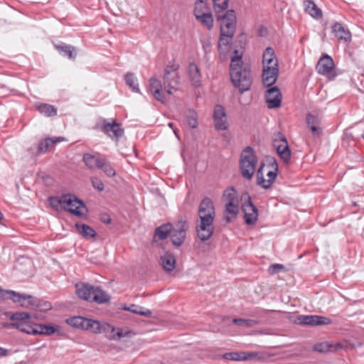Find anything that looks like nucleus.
Listing matches in <instances>:
<instances>
[{"label": "nucleus", "mask_w": 364, "mask_h": 364, "mask_svg": "<svg viewBox=\"0 0 364 364\" xmlns=\"http://www.w3.org/2000/svg\"><path fill=\"white\" fill-rule=\"evenodd\" d=\"M206 13H210L207 4L202 0L196 1L194 8V15L196 18Z\"/></svg>", "instance_id": "nucleus-39"}, {"label": "nucleus", "mask_w": 364, "mask_h": 364, "mask_svg": "<svg viewBox=\"0 0 364 364\" xmlns=\"http://www.w3.org/2000/svg\"><path fill=\"white\" fill-rule=\"evenodd\" d=\"M304 4L305 11L313 18L318 19L322 17L321 10L312 1H305Z\"/></svg>", "instance_id": "nucleus-31"}, {"label": "nucleus", "mask_w": 364, "mask_h": 364, "mask_svg": "<svg viewBox=\"0 0 364 364\" xmlns=\"http://www.w3.org/2000/svg\"><path fill=\"white\" fill-rule=\"evenodd\" d=\"M294 323L302 326H323L331 323L329 318L318 315H299L294 319Z\"/></svg>", "instance_id": "nucleus-12"}, {"label": "nucleus", "mask_w": 364, "mask_h": 364, "mask_svg": "<svg viewBox=\"0 0 364 364\" xmlns=\"http://www.w3.org/2000/svg\"><path fill=\"white\" fill-rule=\"evenodd\" d=\"M0 299H10L18 306L29 309H36V307L39 306L38 299L37 298L29 294H21L13 290H5L1 287Z\"/></svg>", "instance_id": "nucleus-3"}, {"label": "nucleus", "mask_w": 364, "mask_h": 364, "mask_svg": "<svg viewBox=\"0 0 364 364\" xmlns=\"http://www.w3.org/2000/svg\"><path fill=\"white\" fill-rule=\"evenodd\" d=\"M129 331H124L122 328H115L110 333H105V335L110 340H117L120 339L122 338L126 337L129 335Z\"/></svg>", "instance_id": "nucleus-38"}, {"label": "nucleus", "mask_w": 364, "mask_h": 364, "mask_svg": "<svg viewBox=\"0 0 364 364\" xmlns=\"http://www.w3.org/2000/svg\"><path fill=\"white\" fill-rule=\"evenodd\" d=\"M362 136H363V139H364V134L362 135Z\"/></svg>", "instance_id": "nucleus-62"}, {"label": "nucleus", "mask_w": 364, "mask_h": 364, "mask_svg": "<svg viewBox=\"0 0 364 364\" xmlns=\"http://www.w3.org/2000/svg\"><path fill=\"white\" fill-rule=\"evenodd\" d=\"M267 161L268 163V167L270 168V170H269L267 173L268 178L265 179L263 176L262 168L264 166V164L261 165L257 173V183L265 189L269 188L272 186L277 176L278 171V165L274 158H268Z\"/></svg>", "instance_id": "nucleus-6"}, {"label": "nucleus", "mask_w": 364, "mask_h": 364, "mask_svg": "<svg viewBox=\"0 0 364 364\" xmlns=\"http://www.w3.org/2000/svg\"><path fill=\"white\" fill-rule=\"evenodd\" d=\"M196 232L200 240H208L213 235V222L200 220V223L196 225Z\"/></svg>", "instance_id": "nucleus-16"}, {"label": "nucleus", "mask_w": 364, "mask_h": 364, "mask_svg": "<svg viewBox=\"0 0 364 364\" xmlns=\"http://www.w3.org/2000/svg\"><path fill=\"white\" fill-rule=\"evenodd\" d=\"M239 207H240V203H225L226 212H228V213H230L234 216H236L238 214L239 210H240Z\"/></svg>", "instance_id": "nucleus-49"}, {"label": "nucleus", "mask_w": 364, "mask_h": 364, "mask_svg": "<svg viewBox=\"0 0 364 364\" xmlns=\"http://www.w3.org/2000/svg\"><path fill=\"white\" fill-rule=\"evenodd\" d=\"M124 79L126 84L132 89L133 92H139L138 80L134 73H127Z\"/></svg>", "instance_id": "nucleus-37"}, {"label": "nucleus", "mask_w": 364, "mask_h": 364, "mask_svg": "<svg viewBox=\"0 0 364 364\" xmlns=\"http://www.w3.org/2000/svg\"><path fill=\"white\" fill-rule=\"evenodd\" d=\"M124 309L141 316H150L151 315V311L150 310L134 304H132L129 307L124 308Z\"/></svg>", "instance_id": "nucleus-43"}, {"label": "nucleus", "mask_w": 364, "mask_h": 364, "mask_svg": "<svg viewBox=\"0 0 364 364\" xmlns=\"http://www.w3.org/2000/svg\"><path fill=\"white\" fill-rule=\"evenodd\" d=\"M75 227L79 233L82 235L84 237H94L96 235L95 230L87 225L82 223H76Z\"/></svg>", "instance_id": "nucleus-35"}, {"label": "nucleus", "mask_w": 364, "mask_h": 364, "mask_svg": "<svg viewBox=\"0 0 364 364\" xmlns=\"http://www.w3.org/2000/svg\"><path fill=\"white\" fill-rule=\"evenodd\" d=\"M63 140L62 137L47 138L38 144L39 153H46L49 151L55 144Z\"/></svg>", "instance_id": "nucleus-30"}, {"label": "nucleus", "mask_w": 364, "mask_h": 364, "mask_svg": "<svg viewBox=\"0 0 364 364\" xmlns=\"http://www.w3.org/2000/svg\"><path fill=\"white\" fill-rule=\"evenodd\" d=\"M162 85L160 80L156 77H151L149 80V89L156 100L159 102H164V96L161 92Z\"/></svg>", "instance_id": "nucleus-22"}, {"label": "nucleus", "mask_w": 364, "mask_h": 364, "mask_svg": "<svg viewBox=\"0 0 364 364\" xmlns=\"http://www.w3.org/2000/svg\"><path fill=\"white\" fill-rule=\"evenodd\" d=\"M242 199L246 200V202L242 205V210L244 213L245 223L250 225H255L258 219L257 208L252 203L247 193L242 194Z\"/></svg>", "instance_id": "nucleus-10"}, {"label": "nucleus", "mask_w": 364, "mask_h": 364, "mask_svg": "<svg viewBox=\"0 0 364 364\" xmlns=\"http://www.w3.org/2000/svg\"><path fill=\"white\" fill-rule=\"evenodd\" d=\"M37 325L38 323H31L29 320H26L23 323H11L10 326L27 334L36 335Z\"/></svg>", "instance_id": "nucleus-24"}, {"label": "nucleus", "mask_w": 364, "mask_h": 364, "mask_svg": "<svg viewBox=\"0 0 364 364\" xmlns=\"http://www.w3.org/2000/svg\"><path fill=\"white\" fill-rule=\"evenodd\" d=\"M257 165V158L253 149L246 147L242 152L240 159V168L243 178L251 179Z\"/></svg>", "instance_id": "nucleus-4"}, {"label": "nucleus", "mask_w": 364, "mask_h": 364, "mask_svg": "<svg viewBox=\"0 0 364 364\" xmlns=\"http://www.w3.org/2000/svg\"><path fill=\"white\" fill-rule=\"evenodd\" d=\"M187 122L190 127L196 128L198 126V120L194 113L191 114L187 117Z\"/></svg>", "instance_id": "nucleus-54"}, {"label": "nucleus", "mask_w": 364, "mask_h": 364, "mask_svg": "<svg viewBox=\"0 0 364 364\" xmlns=\"http://www.w3.org/2000/svg\"><path fill=\"white\" fill-rule=\"evenodd\" d=\"M188 229V223L184 220H178L173 228L171 226L170 237L173 245L179 247L183 243Z\"/></svg>", "instance_id": "nucleus-11"}, {"label": "nucleus", "mask_w": 364, "mask_h": 364, "mask_svg": "<svg viewBox=\"0 0 364 364\" xmlns=\"http://www.w3.org/2000/svg\"><path fill=\"white\" fill-rule=\"evenodd\" d=\"M188 75L193 85L197 87L201 81V74L198 65L191 63L188 65Z\"/></svg>", "instance_id": "nucleus-26"}, {"label": "nucleus", "mask_w": 364, "mask_h": 364, "mask_svg": "<svg viewBox=\"0 0 364 364\" xmlns=\"http://www.w3.org/2000/svg\"><path fill=\"white\" fill-rule=\"evenodd\" d=\"M103 222L105 223H111V218L109 217H107V218L103 219Z\"/></svg>", "instance_id": "nucleus-58"}, {"label": "nucleus", "mask_w": 364, "mask_h": 364, "mask_svg": "<svg viewBox=\"0 0 364 364\" xmlns=\"http://www.w3.org/2000/svg\"><path fill=\"white\" fill-rule=\"evenodd\" d=\"M341 348H343V345L340 343H337L335 345L333 344V348H331V349H333L334 350H337Z\"/></svg>", "instance_id": "nucleus-57"}, {"label": "nucleus", "mask_w": 364, "mask_h": 364, "mask_svg": "<svg viewBox=\"0 0 364 364\" xmlns=\"http://www.w3.org/2000/svg\"><path fill=\"white\" fill-rule=\"evenodd\" d=\"M3 218V214L1 213V212L0 211V220Z\"/></svg>", "instance_id": "nucleus-59"}, {"label": "nucleus", "mask_w": 364, "mask_h": 364, "mask_svg": "<svg viewBox=\"0 0 364 364\" xmlns=\"http://www.w3.org/2000/svg\"><path fill=\"white\" fill-rule=\"evenodd\" d=\"M215 127L217 130H225L228 128L226 113L223 106H215L213 112Z\"/></svg>", "instance_id": "nucleus-18"}, {"label": "nucleus", "mask_w": 364, "mask_h": 364, "mask_svg": "<svg viewBox=\"0 0 364 364\" xmlns=\"http://www.w3.org/2000/svg\"><path fill=\"white\" fill-rule=\"evenodd\" d=\"M204 26L208 29H211L213 26V18L211 13H206L200 16L196 17Z\"/></svg>", "instance_id": "nucleus-44"}, {"label": "nucleus", "mask_w": 364, "mask_h": 364, "mask_svg": "<svg viewBox=\"0 0 364 364\" xmlns=\"http://www.w3.org/2000/svg\"><path fill=\"white\" fill-rule=\"evenodd\" d=\"M98 168L102 170L108 177H113L116 175L114 168L112 167L110 162L105 159H102V163Z\"/></svg>", "instance_id": "nucleus-40"}, {"label": "nucleus", "mask_w": 364, "mask_h": 364, "mask_svg": "<svg viewBox=\"0 0 364 364\" xmlns=\"http://www.w3.org/2000/svg\"><path fill=\"white\" fill-rule=\"evenodd\" d=\"M90 180L94 188L97 189L98 191H102L104 190V183L99 178L94 176L92 177Z\"/></svg>", "instance_id": "nucleus-52"}, {"label": "nucleus", "mask_w": 364, "mask_h": 364, "mask_svg": "<svg viewBox=\"0 0 364 364\" xmlns=\"http://www.w3.org/2000/svg\"><path fill=\"white\" fill-rule=\"evenodd\" d=\"M86 318L82 316H75L67 319V323L77 328L84 329Z\"/></svg>", "instance_id": "nucleus-45"}, {"label": "nucleus", "mask_w": 364, "mask_h": 364, "mask_svg": "<svg viewBox=\"0 0 364 364\" xmlns=\"http://www.w3.org/2000/svg\"><path fill=\"white\" fill-rule=\"evenodd\" d=\"M76 294L81 299L95 302L96 304L107 303L110 296L99 287H95L86 283L75 284Z\"/></svg>", "instance_id": "nucleus-2"}, {"label": "nucleus", "mask_w": 364, "mask_h": 364, "mask_svg": "<svg viewBox=\"0 0 364 364\" xmlns=\"http://www.w3.org/2000/svg\"><path fill=\"white\" fill-rule=\"evenodd\" d=\"M31 314L26 312H17L13 314L10 319L13 321L12 323H23L26 320H29Z\"/></svg>", "instance_id": "nucleus-47"}, {"label": "nucleus", "mask_w": 364, "mask_h": 364, "mask_svg": "<svg viewBox=\"0 0 364 364\" xmlns=\"http://www.w3.org/2000/svg\"><path fill=\"white\" fill-rule=\"evenodd\" d=\"M103 132L109 136L114 137L118 140L124 134V129L120 124L114 122L113 123L105 122L102 127Z\"/></svg>", "instance_id": "nucleus-20"}, {"label": "nucleus", "mask_w": 364, "mask_h": 364, "mask_svg": "<svg viewBox=\"0 0 364 364\" xmlns=\"http://www.w3.org/2000/svg\"><path fill=\"white\" fill-rule=\"evenodd\" d=\"M333 33L335 36L340 40L347 41L350 39V33L339 23H335L332 27Z\"/></svg>", "instance_id": "nucleus-29"}, {"label": "nucleus", "mask_w": 364, "mask_h": 364, "mask_svg": "<svg viewBox=\"0 0 364 364\" xmlns=\"http://www.w3.org/2000/svg\"><path fill=\"white\" fill-rule=\"evenodd\" d=\"M38 304L39 306L36 307V309H39L41 311H46L51 309V304L49 302L38 300Z\"/></svg>", "instance_id": "nucleus-55"}, {"label": "nucleus", "mask_w": 364, "mask_h": 364, "mask_svg": "<svg viewBox=\"0 0 364 364\" xmlns=\"http://www.w3.org/2000/svg\"><path fill=\"white\" fill-rule=\"evenodd\" d=\"M161 262L163 269L167 272L173 271L176 267V259L173 254L165 253L161 257Z\"/></svg>", "instance_id": "nucleus-25"}, {"label": "nucleus", "mask_w": 364, "mask_h": 364, "mask_svg": "<svg viewBox=\"0 0 364 364\" xmlns=\"http://www.w3.org/2000/svg\"><path fill=\"white\" fill-rule=\"evenodd\" d=\"M232 322L237 326H244L247 327H252L257 324V321L252 319H244V318H234Z\"/></svg>", "instance_id": "nucleus-50"}, {"label": "nucleus", "mask_w": 364, "mask_h": 364, "mask_svg": "<svg viewBox=\"0 0 364 364\" xmlns=\"http://www.w3.org/2000/svg\"><path fill=\"white\" fill-rule=\"evenodd\" d=\"M171 230V225L169 223L164 224L158 227L155 230L154 239L155 240H165L170 235Z\"/></svg>", "instance_id": "nucleus-33"}, {"label": "nucleus", "mask_w": 364, "mask_h": 364, "mask_svg": "<svg viewBox=\"0 0 364 364\" xmlns=\"http://www.w3.org/2000/svg\"><path fill=\"white\" fill-rule=\"evenodd\" d=\"M9 355V350L2 347H0V358L6 357Z\"/></svg>", "instance_id": "nucleus-56"}, {"label": "nucleus", "mask_w": 364, "mask_h": 364, "mask_svg": "<svg viewBox=\"0 0 364 364\" xmlns=\"http://www.w3.org/2000/svg\"><path fill=\"white\" fill-rule=\"evenodd\" d=\"M257 356V353L253 352H232L223 355L225 359L233 361L249 360L255 358Z\"/></svg>", "instance_id": "nucleus-21"}, {"label": "nucleus", "mask_w": 364, "mask_h": 364, "mask_svg": "<svg viewBox=\"0 0 364 364\" xmlns=\"http://www.w3.org/2000/svg\"><path fill=\"white\" fill-rule=\"evenodd\" d=\"M262 64L263 67H279L274 50L271 47H267L264 51Z\"/></svg>", "instance_id": "nucleus-23"}, {"label": "nucleus", "mask_w": 364, "mask_h": 364, "mask_svg": "<svg viewBox=\"0 0 364 364\" xmlns=\"http://www.w3.org/2000/svg\"><path fill=\"white\" fill-rule=\"evenodd\" d=\"M282 93L277 87L268 89L265 93V101L269 109L280 107L282 102Z\"/></svg>", "instance_id": "nucleus-17"}, {"label": "nucleus", "mask_w": 364, "mask_h": 364, "mask_svg": "<svg viewBox=\"0 0 364 364\" xmlns=\"http://www.w3.org/2000/svg\"><path fill=\"white\" fill-rule=\"evenodd\" d=\"M285 267L283 264H271L269 267V272L272 274H277L282 270H284Z\"/></svg>", "instance_id": "nucleus-53"}, {"label": "nucleus", "mask_w": 364, "mask_h": 364, "mask_svg": "<svg viewBox=\"0 0 364 364\" xmlns=\"http://www.w3.org/2000/svg\"><path fill=\"white\" fill-rule=\"evenodd\" d=\"M200 220L213 222L215 217V208L213 201L210 198H204L200 203L198 209Z\"/></svg>", "instance_id": "nucleus-14"}, {"label": "nucleus", "mask_w": 364, "mask_h": 364, "mask_svg": "<svg viewBox=\"0 0 364 364\" xmlns=\"http://www.w3.org/2000/svg\"><path fill=\"white\" fill-rule=\"evenodd\" d=\"M218 21H221L220 32L222 36L232 38L236 28V15L233 10L226 11L225 14L215 16Z\"/></svg>", "instance_id": "nucleus-7"}, {"label": "nucleus", "mask_w": 364, "mask_h": 364, "mask_svg": "<svg viewBox=\"0 0 364 364\" xmlns=\"http://www.w3.org/2000/svg\"><path fill=\"white\" fill-rule=\"evenodd\" d=\"M235 55L231 58L230 65V75L234 87L239 89L241 93L249 90L252 83V77L250 69L243 67L242 55H238V50H235Z\"/></svg>", "instance_id": "nucleus-1"}, {"label": "nucleus", "mask_w": 364, "mask_h": 364, "mask_svg": "<svg viewBox=\"0 0 364 364\" xmlns=\"http://www.w3.org/2000/svg\"><path fill=\"white\" fill-rule=\"evenodd\" d=\"M223 200L225 201V203H240L238 193L237 191L232 187L228 188L224 191Z\"/></svg>", "instance_id": "nucleus-36"}, {"label": "nucleus", "mask_w": 364, "mask_h": 364, "mask_svg": "<svg viewBox=\"0 0 364 364\" xmlns=\"http://www.w3.org/2000/svg\"><path fill=\"white\" fill-rule=\"evenodd\" d=\"M56 48L60 53H63L64 55L68 56L70 59H75L76 58V53H75V48L70 45L56 46Z\"/></svg>", "instance_id": "nucleus-41"}, {"label": "nucleus", "mask_w": 364, "mask_h": 364, "mask_svg": "<svg viewBox=\"0 0 364 364\" xmlns=\"http://www.w3.org/2000/svg\"><path fill=\"white\" fill-rule=\"evenodd\" d=\"M226 220H227L228 221H230V218H229L228 217H227V218H226Z\"/></svg>", "instance_id": "nucleus-61"}, {"label": "nucleus", "mask_w": 364, "mask_h": 364, "mask_svg": "<svg viewBox=\"0 0 364 364\" xmlns=\"http://www.w3.org/2000/svg\"><path fill=\"white\" fill-rule=\"evenodd\" d=\"M333 344L329 342H321L314 346V350L318 353H327L331 350Z\"/></svg>", "instance_id": "nucleus-48"}, {"label": "nucleus", "mask_w": 364, "mask_h": 364, "mask_svg": "<svg viewBox=\"0 0 364 364\" xmlns=\"http://www.w3.org/2000/svg\"><path fill=\"white\" fill-rule=\"evenodd\" d=\"M317 72L329 78L333 77L334 63L333 59L328 55H323L316 66Z\"/></svg>", "instance_id": "nucleus-15"}, {"label": "nucleus", "mask_w": 364, "mask_h": 364, "mask_svg": "<svg viewBox=\"0 0 364 364\" xmlns=\"http://www.w3.org/2000/svg\"><path fill=\"white\" fill-rule=\"evenodd\" d=\"M232 38H228L225 36H222V33H220V36L218 43V48L220 50L223 49V47H225V50H228L230 47V39Z\"/></svg>", "instance_id": "nucleus-51"}, {"label": "nucleus", "mask_w": 364, "mask_h": 364, "mask_svg": "<svg viewBox=\"0 0 364 364\" xmlns=\"http://www.w3.org/2000/svg\"><path fill=\"white\" fill-rule=\"evenodd\" d=\"M168 126L171 127H172V123H171V122H170V123L168 124Z\"/></svg>", "instance_id": "nucleus-60"}, {"label": "nucleus", "mask_w": 364, "mask_h": 364, "mask_svg": "<svg viewBox=\"0 0 364 364\" xmlns=\"http://www.w3.org/2000/svg\"><path fill=\"white\" fill-rule=\"evenodd\" d=\"M273 146L276 149L278 155L285 164L289 162L291 159V151L285 136L281 132H277L273 136Z\"/></svg>", "instance_id": "nucleus-9"}, {"label": "nucleus", "mask_w": 364, "mask_h": 364, "mask_svg": "<svg viewBox=\"0 0 364 364\" xmlns=\"http://www.w3.org/2000/svg\"><path fill=\"white\" fill-rule=\"evenodd\" d=\"M37 333L36 335H43V336H51L55 333H60V326L58 325H46V324H38L37 326Z\"/></svg>", "instance_id": "nucleus-27"}, {"label": "nucleus", "mask_w": 364, "mask_h": 364, "mask_svg": "<svg viewBox=\"0 0 364 364\" xmlns=\"http://www.w3.org/2000/svg\"><path fill=\"white\" fill-rule=\"evenodd\" d=\"M178 65L171 64L166 67L164 75V86L166 92L169 95L173 94L178 89L179 85L180 76L178 73Z\"/></svg>", "instance_id": "nucleus-5"}, {"label": "nucleus", "mask_w": 364, "mask_h": 364, "mask_svg": "<svg viewBox=\"0 0 364 364\" xmlns=\"http://www.w3.org/2000/svg\"><path fill=\"white\" fill-rule=\"evenodd\" d=\"M67 198H65V194L61 196L60 197H50L49 198V202L50 205L55 208L58 209L59 207L63 208V203H70V200H65Z\"/></svg>", "instance_id": "nucleus-46"}, {"label": "nucleus", "mask_w": 364, "mask_h": 364, "mask_svg": "<svg viewBox=\"0 0 364 364\" xmlns=\"http://www.w3.org/2000/svg\"><path fill=\"white\" fill-rule=\"evenodd\" d=\"M279 74V67H263L262 81L265 86L274 84Z\"/></svg>", "instance_id": "nucleus-19"}, {"label": "nucleus", "mask_w": 364, "mask_h": 364, "mask_svg": "<svg viewBox=\"0 0 364 364\" xmlns=\"http://www.w3.org/2000/svg\"><path fill=\"white\" fill-rule=\"evenodd\" d=\"M37 109L46 117H53L57 114V109L49 104L39 103L36 105Z\"/></svg>", "instance_id": "nucleus-34"}, {"label": "nucleus", "mask_w": 364, "mask_h": 364, "mask_svg": "<svg viewBox=\"0 0 364 364\" xmlns=\"http://www.w3.org/2000/svg\"><path fill=\"white\" fill-rule=\"evenodd\" d=\"M65 198H67L65 200H70V203H63V209L77 217H84L87 215L88 210L82 200L73 194H65Z\"/></svg>", "instance_id": "nucleus-8"}, {"label": "nucleus", "mask_w": 364, "mask_h": 364, "mask_svg": "<svg viewBox=\"0 0 364 364\" xmlns=\"http://www.w3.org/2000/svg\"><path fill=\"white\" fill-rule=\"evenodd\" d=\"M82 159L87 167L90 169L98 168L102 160V159L90 154H84Z\"/></svg>", "instance_id": "nucleus-32"}, {"label": "nucleus", "mask_w": 364, "mask_h": 364, "mask_svg": "<svg viewBox=\"0 0 364 364\" xmlns=\"http://www.w3.org/2000/svg\"><path fill=\"white\" fill-rule=\"evenodd\" d=\"M114 326L106 322H100L97 320L87 318L85 323L84 329L93 333H110L113 331Z\"/></svg>", "instance_id": "nucleus-13"}, {"label": "nucleus", "mask_w": 364, "mask_h": 364, "mask_svg": "<svg viewBox=\"0 0 364 364\" xmlns=\"http://www.w3.org/2000/svg\"><path fill=\"white\" fill-rule=\"evenodd\" d=\"M306 124L314 135H320L321 132L320 128V121L317 117L311 114H308L306 115Z\"/></svg>", "instance_id": "nucleus-28"}, {"label": "nucleus", "mask_w": 364, "mask_h": 364, "mask_svg": "<svg viewBox=\"0 0 364 364\" xmlns=\"http://www.w3.org/2000/svg\"><path fill=\"white\" fill-rule=\"evenodd\" d=\"M213 1L215 16H218V14H222V13L225 11L228 6L229 0H213Z\"/></svg>", "instance_id": "nucleus-42"}]
</instances>
